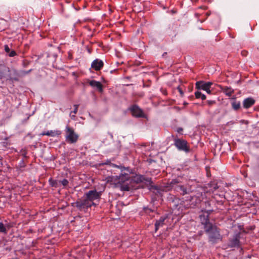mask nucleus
<instances>
[{
  "mask_svg": "<svg viewBox=\"0 0 259 259\" xmlns=\"http://www.w3.org/2000/svg\"><path fill=\"white\" fill-rule=\"evenodd\" d=\"M166 188L167 190L175 189L177 191L181 192L182 195L189 194L192 191L189 186L177 185V182L175 180H173L168 183Z\"/></svg>",
  "mask_w": 259,
  "mask_h": 259,
  "instance_id": "nucleus-1",
  "label": "nucleus"
},
{
  "mask_svg": "<svg viewBox=\"0 0 259 259\" xmlns=\"http://www.w3.org/2000/svg\"><path fill=\"white\" fill-rule=\"evenodd\" d=\"M65 131L66 133L65 139L66 142L70 144H73L77 141L78 135L75 133L72 128L67 125L65 127Z\"/></svg>",
  "mask_w": 259,
  "mask_h": 259,
  "instance_id": "nucleus-2",
  "label": "nucleus"
},
{
  "mask_svg": "<svg viewBox=\"0 0 259 259\" xmlns=\"http://www.w3.org/2000/svg\"><path fill=\"white\" fill-rule=\"evenodd\" d=\"M208 231H206L209 234V240L211 242H214L220 239V234L218 228L212 225L209 229Z\"/></svg>",
  "mask_w": 259,
  "mask_h": 259,
  "instance_id": "nucleus-3",
  "label": "nucleus"
},
{
  "mask_svg": "<svg viewBox=\"0 0 259 259\" xmlns=\"http://www.w3.org/2000/svg\"><path fill=\"white\" fill-rule=\"evenodd\" d=\"M130 179V175L127 173H122L119 176H115L111 177L112 181L115 184H122Z\"/></svg>",
  "mask_w": 259,
  "mask_h": 259,
  "instance_id": "nucleus-4",
  "label": "nucleus"
},
{
  "mask_svg": "<svg viewBox=\"0 0 259 259\" xmlns=\"http://www.w3.org/2000/svg\"><path fill=\"white\" fill-rule=\"evenodd\" d=\"M199 217L201 224L204 226V228L205 231H208V229L211 227L212 224L209 221L208 211L203 214L200 215Z\"/></svg>",
  "mask_w": 259,
  "mask_h": 259,
  "instance_id": "nucleus-5",
  "label": "nucleus"
},
{
  "mask_svg": "<svg viewBox=\"0 0 259 259\" xmlns=\"http://www.w3.org/2000/svg\"><path fill=\"white\" fill-rule=\"evenodd\" d=\"M101 192H97L96 190H91L85 194L86 198L89 199L91 202L100 199Z\"/></svg>",
  "mask_w": 259,
  "mask_h": 259,
  "instance_id": "nucleus-6",
  "label": "nucleus"
},
{
  "mask_svg": "<svg viewBox=\"0 0 259 259\" xmlns=\"http://www.w3.org/2000/svg\"><path fill=\"white\" fill-rule=\"evenodd\" d=\"M130 110L134 116L137 117H144L145 114L143 111L137 106L134 105L130 108Z\"/></svg>",
  "mask_w": 259,
  "mask_h": 259,
  "instance_id": "nucleus-7",
  "label": "nucleus"
},
{
  "mask_svg": "<svg viewBox=\"0 0 259 259\" xmlns=\"http://www.w3.org/2000/svg\"><path fill=\"white\" fill-rule=\"evenodd\" d=\"M212 82H204L203 81H197L196 83V87L198 89H201L206 91L209 88H211L212 85Z\"/></svg>",
  "mask_w": 259,
  "mask_h": 259,
  "instance_id": "nucleus-8",
  "label": "nucleus"
},
{
  "mask_svg": "<svg viewBox=\"0 0 259 259\" xmlns=\"http://www.w3.org/2000/svg\"><path fill=\"white\" fill-rule=\"evenodd\" d=\"M175 145L180 150L185 151H188V149L187 147V142L182 140L176 139L175 140Z\"/></svg>",
  "mask_w": 259,
  "mask_h": 259,
  "instance_id": "nucleus-9",
  "label": "nucleus"
},
{
  "mask_svg": "<svg viewBox=\"0 0 259 259\" xmlns=\"http://www.w3.org/2000/svg\"><path fill=\"white\" fill-rule=\"evenodd\" d=\"M103 62L99 59H96L93 61L91 66L96 70H100L103 66Z\"/></svg>",
  "mask_w": 259,
  "mask_h": 259,
  "instance_id": "nucleus-10",
  "label": "nucleus"
},
{
  "mask_svg": "<svg viewBox=\"0 0 259 259\" xmlns=\"http://www.w3.org/2000/svg\"><path fill=\"white\" fill-rule=\"evenodd\" d=\"M255 103V100L252 98H247L244 100L243 102V107L248 109L252 106Z\"/></svg>",
  "mask_w": 259,
  "mask_h": 259,
  "instance_id": "nucleus-11",
  "label": "nucleus"
},
{
  "mask_svg": "<svg viewBox=\"0 0 259 259\" xmlns=\"http://www.w3.org/2000/svg\"><path fill=\"white\" fill-rule=\"evenodd\" d=\"M61 134V132L59 130H51L49 131L46 132H42L40 134V136H51V137H56V136H59Z\"/></svg>",
  "mask_w": 259,
  "mask_h": 259,
  "instance_id": "nucleus-12",
  "label": "nucleus"
},
{
  "mask_svg": "<svg viewBox=\"0 0 259 259\" xmlns=\"http://www.w3.org/2000/svg\"><path fill=\"white\" fill-rule=\"evenodd\" d=\"M89 84L92 87L96 88L100 92L103 91L102 85L100 82L92 80L89 82Z\"/></svg>",
  "mask_w": 259,
  "mask_h": 259,
  "instance_id": "nucleus-13",
  "label": "nucleus"
},
{
  "mask_svg": "<svg viewBox=\"0 0 259 259\" xmlns=\"http://www.w3.org/2000/svg\"><path fill=\"white\" fill-rule=\"evenodd\" d=\"M239 233L236 234L233 239L230 242V245L231 247H236L239 245Z\"/></svg>",
  "mask_w": 259,
  "mask_h": 259,
  "instance_id": "nucleus-14",
  "label": "nucleus"
},
{
  "mask_svg": "<svg viewBox=\"0 0 259 259\" xmlns=\"http://www.w3.org/2000/svg\"><path fill=\"white\" fill-rule=\"evenodd\" d=\"M166 218L164 217H161L155 223V231H157V230L162 227L163 225L164 224V221L165 220Z\"/></svg>",
  "mask_w": 259,
  "mask_h": 259,
  "instance_id": "nucleus-15",
  "label": "nucleus"
},
{
  "mask_svg": "<svg viewBox=\"0 0 259 259\" xmlns=\"http://www.w3.org/2000/svg\"><path fill=\"white\" fill-rule=\"evenodd\" d=\"M83 204L85 207L87 208L92 206V205H95V203L94 202H91L89 199L86 198L85 195H84L83 199H82Z\"/></svg>",
  "mask_w": 259,
  "mask_h": 259,
  "instance_id": "nucleus-16",
  "label": "nucleus"
},
{
  "mask_svg": "<svg viewBox=\"0 0 259 259\" xmlns=\"http://www.w3.org/2000/svg\"><path fill=\"white\" fill-rule=\"evenodd\" d=\"M223 92L228 96L230 97L234 93V90L229 87H225L222 89Z\"/></svg>",
  "mask_w": 259,
  "mask_h": 259,
  "instance_id": "nucleus-17",
  "label": "nucleus"
},
{
  "mask_svg": "<svg viewBox=\"0 0 259 259\" xmlns=\"http://www.w3.org/2000/svg\"><path fill=\"white\" fill-rule=\"evenodd\" d=\"M195 95L196 98H201L202 100L206 99V96L199 91L196 92Z\"/></svg>",
  "mask_w": 259,
  "mask_h": 259,
  "instance_id": "nucleus-18",
  "label": "nucleus"
},
{
  "mask_svg": "<svg viewBox=\"0 0 259 259\" xmlns=\"http://www.w3.org/2000/svg\"><path fill=\"white\" fill-rule=\"evenodd\" d=\"M232 107L235 110H237L240 107V102L234 101L231 103Z\"/></svg>",
  "mask_w": 259,
  "mask_h": 259,
  "instance_id": "nucleus-19",
  "label": "nucleus"
},
{
  "mask_svg": "<svg viewBox=\"0 0 259 259\" xmlns=\"http://www.w3.org/2000/svg\"><path fill=\"white\" fill-rule=\"evenodd\" d=\"M75 204L76 207L80 210L85 208L82 199L77 201Z\"/></svg>",
  "mask_w": 259,
  "mask_h": 259,
  "instance_id": "nucleus-20",
  "label": "nucleus"
},
{
  "mask_svg": "<svg viewBox=\"0 0 259 259\" xmlns=\"http://www.w3.org/2000/svg\"><path fill=\"white\" fill-rule=\"evenodd\" d=\"M218 188V186L215 184H210V188H209L208 192L210 193H213L215 190Z\"/></svg>",
  "mask_w": 259,
  "mask_h": 259,
  "instance_id": "nucleus-21",
  "label": "nucleus"
},
{
  "mask_svg": "<svg viewBox=\"0 0 259 259\" xmlns=\"http://www.w3.org/2000/svg\"><path fill=\"white\" fill-rule=\"evenodd\" d=\"M6 229L4 226V224L0 222V233H6Z\"/></svg>",
  "mask_w": 259,
  "mask_h": 259,
  "instance_id": "nucleus-22",
  "label": "nucleus"
},
{
  "mask_svg": "<svg viewBox=\"0 0 259 259\" xmlns=\"http://www.w3.org/2000/svg\"><path fill=\"white\" fill-rule=\"evenodd\" d=\"M60 183L63 186L65 187L68 185V181L66 179H63V180L60 181Z\"/></svg>",
  "mask_w": 259,
  "mask_h": 259,
  "instance_id": "nucleus-23",
  "label": "nucleus"
},
{
  "mask_svg": "<svg viewBox=\"0 0 259 259\" xmlns=\"http://www.w3.org/2000/svg\"><path fill=\"white\" fill-rule=\"evenodd\" d=\"M74 109L73 111H72V112H73V114H75L77 112L78 105H74Z\"/></svg>",
  "mask_w": 259,
  "mask_h": 259,
  "instance_id": "nucleus-24",
  "label": "nucleus"
},
{
  "mask_svg": "<svg viewBox=\"0 0 259 259\" xmlns=\"http://www.w3.org/2000/svg\"><path fill=\"white\" fill-rule=\"evenodd\" d=\"M16 55V52L14 51H12L10 52V53L9 54V56L10 57H14Z\"/></svg>",
  "mask_w": 259,
  "mask_h": 259,
  "instance_id": "nucleus-25",
  "label": "nucleus"
},
{
  "mask_svg": "<svg viewBox=\"0 0 259 259\" xmlns=\"http://www.w3.org/2000/svg\"><path fill=\"white\" fill-rule=\"evenodd\" d=\"M5 50L7 53L10 52V49L8 45L5 46Z\"/></svg>",
  "mask_w": 259,
  "mask_h": 259,
  "instance_id": "nucleus-26",
  "label": "nucleus"
},
{
  "mask_svg": "<svg viewBox=\"0 0 259 259\" xmlns=\"http://www.w3.org/2000/svg\"><path fill=\"white\" fill-rule=\"evenodd\" d=\"M211 88H209L205 92L208 94H211V90H210Z\"/></svg>",
  "mask_w": 259,
  "mask_h": 259,
  "instance_id": "nucleus-27",
  "label": "nucleus"
},
{
  "mask_svg": "<svg viewBox=\"0 0 259 259\" xmlns=\"http://www.w3.org/2000/svg\"><path fill=\"white\" fill-rule=\"evenodd\" d=\"M72 113H73V112H72L70 113V117H71V118L72 119H74L75 118V114H73V115H72Z\"/></svg>",
  "mask_w": 259,
  "mask_h": 259,
  "instance_id": "nucleus-28",
  "label": "nucleus"
},
{
  "mask_svg": "<svg viewBox=\"0 0 259 259\" xmlns=\"http://www.w3.org/2000/svg\"><path fill=\"white\" fill-rule=\"evenodd\" d=\"M121 189L123 190L128 191L130 188L127 186H126L125 187L122 188Z\"/></svg>",
  "mask_w": 259,
  "mask_h": 259,
  "instance_id": "nucleus-29",
  "label": "nucleus"
},
{
  "mask_svg": "<svg viewBox=\"0 0 259 259\" xmlns=\"http://www.w3.org/2000/svg\"><path fill=\"white\" fill-rule=\"evenodd\" d=\"M183 131L182 128H179L177 130V132L178 133H181Z\"/></svg>",
  "mask_w": 259,
  "mask_h": 259,
  "instance_id": "nucleus-30",
  "label": "nucleus"
},
{
  "mask_svg": "<svg viewBox=\"0 0 259 259\" xmlns=\"http://www.w3.org/2000/svg\"><path fill=\"white\" fill-rule=\"evenodd\" d=\"M146 181L148 182V183H151V179L150 178H147Z\"/></svg>",
  "mask_w": 259,
  "mask_h": 259,
  "instance_id": "nucleus-31",
  "label": "nucleus"
},
{
  "mask_svg": "<svg viewBox=\"0 0 259 259\" xmlns=\"http://www.w3.org/2000/svg\"><path fill=\"white\" fill-rule=\"evenodd\" d=\"M179 91H180V92L181 94H183V92H182V91L181 90H179Z\"/></svg>",
  "mask_w": 259,
  "mask_h": 259,
  "instance_id": "nucleus-32",
  "label": "nucleus"
}]
</instances>
